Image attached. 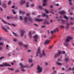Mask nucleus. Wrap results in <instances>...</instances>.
Masks as SVG:
<instances>
[{
  "mask_svg": "<svg viewBox=\"0 0 74 74\" xmlns=\"http://www.w3.org/2000/svg\"><path fill=\"white\" fill-rule=\"evenodd\" d=\"M41 50H40V47H39L38 49V51L37 52V55L36 56H39V58H42L43 56V55L41 53Z\"/></svg>",
  "mask_w": 74,
  "mask_h": 74,
  "instance_id": "1",
  "label": "nucleus"
},
{
  "mask_svg": "<svg viewBox=\"0 0 74 74\" xmlns=\"http://www.w3.org/2000/svg\"><path fill=\"white\" fill-rule=\"evenodd\" d=\"M62 51H59L58 52V53H56L54 54V58H56L58 56H59L60 55Z\"/></svg>",
  "mask_w": 74,
  "mask_h": 74,
  "instance_id": "2",
  "label": "nucleus"
},
{
  "mask_svg": "<svg viewBox=\"0 0 74 74\" xmlns=\"http://www.w3.org/2000/svg\"><path fill=\"white\" fill-rule=\"evenodd\" d=\"M37 69L38 71L37 72V73H40L42 72V68L40 66H38Z\"/></svg>",
  "mask_w": 74,
  "mask_h": 74,
  "instance_id": "3",
  "label": "nucleus"
},
{
  "mask_svg": "<svg viewBox=\"0 0 74 74\" xmlns=\"http://www.w3.org/2000/svg\"><path fill=\"white\" fill-rule=\"evenodd\" d=\"M20 66H21V70L22 71H25L26 70H25L24 69V68L25 67H27V66H24L23 65V64L22 63H21L20 64ZM22 68H23V69Z\"/></svg>",
  "mask_w": 74,
  "mask_h": 74,
  "instance_id": "4",
  "label": "nucleus"
},
{
  "mask_svg": "<svg viewBox=\"0 0 74 74\" xmlns=\"http://www.w3.org/2000/svg\"><path fill=\"white\" fill-rule=\"evenodd\" d=\"M73 38L71 36H69L67 37L65 41H67V42H69L70 40H73Z\"/></svg>",
  "mask_w": 74,
  "mask_h": 74,
  "instance_id": "5",
  "label": "nucleus"
},
{
  "mask_svg": "<svg viewBox=\"0 0 74 74\" xmlns=\"http://www.w3.org/2000/svg\"><path fill=\"white\" fill-rule=\"evenodd\" d=\"M20 32L21 33V36L22 37L24 33H25V32L24 30H20Z\"/></svg>",
  "mask_w": 74,
  "mask_h": 74,
  "instance_id": "6",
  "label": "nucleus"
},
{
  "mask_svg": "<svg viewBox=\"0 0 74 74\" xmlns=\"http://www.w3.org/2000/svg\"><path fill=\"white\" fill-rule=\"evenodd\" d=\"M34 40L35 41H37V38H38V36L37 35H35L34 36Z\"/></svg>",
  "mask_w": 74,
  "mask_h": 74,
  "instance_id": "7",
  "label": "nucleus"
},
{
  "mask_svg": "<svg viewBox=\"0 0 74 74\" xmlns=\"http://www.w3.org/2000/svg\"><path fill=\"white\" fill-rule=\"evenodd\" d=\"M4 66L7 67V66H11V65L5 62V63L3 64Z\"/></svg>",
  "mask_w": 74,
  "mask_h": 74,
  "instance_id": "8",
  "label": "nucleus"
},
{
  "mask_svg": "<svg viewBox=\"0 0 74 74\" xmlns=\"http://www.w3.org/2000/svg\"><path fill=\"white\" fill-rule=\"evenodd\" d=\"M59 12L60 13V14H61V15H63L66 13V12H64V11H62L60 12Z\"/></svg>",
  "mask_w": 74,
  "mask_h": 74,
  "instance_id": "9",
  "label": "nucleus"
},
{
  "mask_svg": "<svg viewBox=\"0 0 74 74\" xmlns=\"http://www.w3.org/2000/svg\"><path fill=\"white\" fill-rule=\"evenodd\" d=\"M49 40H46V42H45L44 44L45 45H48L49 44Z\"/></svg>",
  "mask_w": 74,
  "mask_h": 74,
  "instance_id": "10",
  "label": "nucleus"
},
{
  "mask_svg": "<svg viewBox=\"0 0 74 74\" xmlns=\"http://www.w3.org/2000/svg\"><path fill=\"white\" fill-rule=\"evenodd\" d=\"M35 20L37 21H38V22H41V21H43V19H40L39 18L35 19Z\"/></svg>",
  "mask_w": 74,
  "mask_h": 74,
  "instance_id": "11",
  "label": "nucleus"
},
{
  "mask_svg": "<svg viewBox=\"0 0 74 74\" xmlns=\"http://www.w3.org/2000/svg\"><path fill=\"white\" fill-rule=\"evenodd\" d=\"M2 29H3L5 31V32H6L8 33V30L6 28H5L3 27H2Z\"/></svg>",
  "mask_w": 74,
  "mask_h": 74,
  "instance_id": "12",
  "label": "nucleus"
},
{
  "mask_svg": "<svg viewBox=\"0 0 74 74\" xmlns=\"http://www.w3.org/2000/svg\"><path fill=\"white\" fill-rule=\"evenodd\" d=\"M2 6L4 8H6L7 7V4L5 3H4L2 4Z\"/></svg>",
  "mask_w": 74,
  "mask_h": 74,
  "instance_id": "13",
  "label": "nucleus"
},
{
  "mask_svg": "<svg viewBox=\"0 0 74 74\" xmlns=\"http://www.w3.org/2000/svg\"><path fill=\"white\" fill-rule=\"evenodd\" d=\"M1 19L2 22H3V23H5V24H6V25H8V24L7 23V21H5L4 20H3V18H2Z\"/></svg>",
  "mask_w": 74,
  "mask_h": 74,
  "instance_id": "14",
  "label": "nucleus"
},
{
  "mask_svg": "<svg viewBox=\"0 0 74 74\" xmlns=\"http://www.w3.org/2000/svg\"><path fill=\"white\" fill-rule=\"evenodd\" d=\"M25 3V1H23V0H21V4H24Z\"/></svg>",
  "mask_w": 74,
  "mask_h": 74,
  "instance_id": "15",
  "label": "nucleus"
},
{
  "mask_svg": "<svg viewBox=\"0 0 74 74\" xmlns=\"http://www.w3.org/2000/svg\"><path fill=\"white\" fill-rule=\"evenodd\" d=\"M42 16H46L47 18L48 17V15H46L45 13L42 14Z\"/></svg>",
  "mask_w": 74,
  "mask_h": 74,
  "instance_id": "16",
  "label": "nucleus"
},
{
  "mask_svg": "<svg viewBox=\"0 0 74 74\" xmlns=\"http://www.w3.org/2000/svg\"><path fill=\"white\" fill-rule=\"evenodd\" d=\"M42 53L44 56H46V54H45V50H42Z\"/></svg>",
  "mask_w": 74,
  "mask_h": 74,
  "instance_id": "17",
  "label": "nucleus"
},
{
  "mask_svg": "<svg viewBox=\"0 0 74 74\" xmlns=\"http://www.w3.org/2000/svg\"><path fill=\"white\" fill-rule=\"evenodd\" d=\"M19 12H20V14H23L25 13V12H23L22 10L20 11Z\"/></svg>",
  "mask_w": 74,
  "mask_h": 74,
  "instance_id": "18",
  "label": "nucleus"
},
{
  "mask_svg": "<svg viewBox=\"0 0 74 74\" xmlns=\"http://www.w3.org/2000/svg\"><path fill=\"white\" fill-rule=\"evenodd\" d=\"M9 17H10V19H13L14 18V16L13 15L10 16Z\"/></svg>",
  "mask_w": 74,
  "mask_h": 74,
  "instance_id": "19",
  "label": "nucleus"
},
{
  "mask_svg": "<svg viewBox=\"0 0 74 74\" xmlns=\"http://www.w3.org/2000/svg\"><path fill=\"white\" fill-rule=\"evenodd\" d=\"M8 69L10 71H14V68H8Z\"/></svg>",
  "mask_w": 74,
  "mask_h": 74,
  "instance_id": "20",
  "label": "nucleus"
},
{
  "mask_svg": "<svg viewBox=\"0 0 74 74\" xmlns=\"http://www.w3.org/2000/svg\"><path fill=\"white\" fill-rule=\"evenodd\" d=\"M64 45L65 46H68V45H69V43H64Z\"/></svg>",
  "mask_w": 74,
  "mask_h": 74,
  "instance_id": "21",
  "label": "nucleus"
},
{
  "mask_svg": "<svg viewBox=\"0 0 74 74\" xmlns=\"http://www.w3.org/2000/svg\"><path fill=\"white\" fill-rule=\"evenodd\" d=\"M12 12H13V14L14 15L16 14V12L14 11V10H12Z\"/></svg>",
  "mask_w": 74,
  "mask_h": 74,
  "instance_id": "22",
  "label": "nucleus"
},
{
  "mask_svg": "<svg viewBox=\"0 0 74 74\" xmlns=\"http://www.w3.org/2000/svg\"><path fill=\"white\" fill-rule=\"evenodd\" d=\"M57 63L58 64V65H62V64L61 63H60L59 62H57Z\"/></svg>",
  "mask_w": 74,
  "mask_h": 74,
  "instance_id": "23",
  "label": "nucleus"
},
{
  "mask_svg": "<svg viewBox=\"0 0 74 74\" xmlns=\"http://www.w3.org/2000/svg\"><path fill=\"white\" fill-rule=\"evenodd\" d=\"M45 10L46 12V13H47V14H48V13H49V11L48 10H46V9H45Z\"/></svg>",
  "mask_w": 74,
  "mask_h": 74,
  "instance_id": "24",
  "label": "nucleus"
},
{
  "mask_svg": "<svg viewBox=\"0 0 74 74\" xmlns=\"http://www.w3.org/2000/svg\"><path fill=\"white\" fill-rule=\"evenodd\" d=\"M29 62L30 63H32L33 62V60L32 59H29Z\"/></svg>",
  "mask_w": 74,
  "mask_h": 74,
  "instance_id": "25",
  "label": "nucleus"
},
{
  "mask_svg": "<svg viewBox=\"0 0 74 74\" xmlns=\"http://www.w3.org/2000/svg\"><path fill=\"white\" fill-rule=\"evenodd\" d=\"M69 59L68 58H66L65 59V60L66 61V62H68L69 61Z\"/></svg>",
  "mask_w": 74,
  "mask_h": 74,
  "instance_id": "26",
  "label": "nucleus"
},
{
  "mask_svg": "<svg viewBox=\"0 0 74 74\" xmlns=\"http://www.w3.org/2000/svg\"><path fill=\"white\" fill-rule=\"evenodd\" d=\"M58 28H56L54 31V32H58Z\"/></svg>",
  "mask_w": 74,
  "mask_h": 74,
  "instance_id": "27",
  "label": "nucleus"
},
{
  "mask_svg": "<svg viewBox=\"0 0 74 74\" xmlns=\"http://www.w3.org/2000/svg\"><path fill=\"white\" fill-rule=\"evenodd\" d=\"M13 40L14 41V42H16V41H17V39H16L15 38H14L13 39Z\"/></svg>",
  "mask_w": 74,
  "mask_h": 74,
  "instance_id": "28",
  "label": "nucleus"
},
{
  "mask_svg": "<svg viewBox=\"0 0 74 74\" xmlns=\"http://www.w3.org/2000/svg\"><path fill=\"white\" fill-rule=\"evenodd\" d=\"M11 3V1L10 0L9 1V2L8 3V5H10Z\"/></svg>",
  "mask_w": 74,
  "mask_h": 74,
  "instance_id": "29",
  "label": "nucleus"
},
{
  "mask_svg": "<svg viewBox=\"0 0 74 74\" xmlns=\"http://www.w3.org/2000/svg\"><path fill=\"white\" fill-rule=\"evenodd\" d=\"M64 18H65V19H66L67 20L68 19V17H67V16H64Z\"/></svg>",
  "mask_w": 74,
  "mask_h": 74,
  "instance_id": "30",
  "label": "nucleus"
},
{
  "mask_svg": "<svg viewBox=\"0 0 74 74\" xmlns=\"http://www.w3.org/2000/svg\"><path fill=\"white\" fill-rule=\"evenodd\" d=\"M12 34H13V35L14 36H15V34H16V33H15V32H12Z\"/></svg>",
  "mask_w": 74,
  "mask_h": 74,
  "instance_id": "31",
  "label": "nucleus"
},
{
  "mask_svg": "<svg viewBox=\"0 0 74 74\" xmlns=\"http://www.w3.org/2000/svg\"><path fill=\"white\" fill-rule=\"evenodd\" d=\"M24 47H25V48H27V47H28V45H24Z\"/></svg>",
  "mask_w": 74,
  "mask_h": 74,
  "instance_id": "32",
  "label": "nucleus"
},
{
  "mask_svg": "<svg viewBox=\"0 0 74 74\" xmlns=\"http://www.w3.org/2000/svg\"><path fill=\"white\" fill-rule=\"evenodd\" d=\"M6 18H7V19H8V20H9V19H10V16L9 17L8 16H7Z\"/></svg>",
  "mask_w": 74,
  "mask_h": 74,
  "instance_id": "33",
  "label": "nucleus"
},
{
  "mask_svg": "<svg viewBox=\"0 0 74 74\" xmlns=\"http://www.w3.org/2000/svg\"><path fill=\"white\" fill-rule=\"evenodd\" d=\"M25 22H26V21H27V20L28 19V18L27 17H25Z\"/></svg>",
  "mask_w": 74,
  "mask_h": 74,
  "instance_id": "34",
  "label": "nucleus"
},
{
  "mask_svg": "<svg viewBox=\"0 0 74 74\" xmlns=\"http://www.w3.org/2000/svg\"><path fill=\"white\" fill-rule=\"evenodd\" d=\"M69 26H70V24L67 23L66 26V27H68Z\"/></svg>",
  "mask_w": 74,
  "mask_h": 74,
  "instance_id": "35",
  "label": "nucleus"
},
{
  "mask_svg": "<svg viewBox=\"0 0 74 74\" xmlns=\"http://www.w3.org/2000/svg\"><path fill=\"white\" fill-rule=\"evenodd\" d=\"M69 1H70V2L69 3V4L71 5H72V4L71 3V0H69Z\"/></svg>",
  "mask_w": 74,
  "mask_h": 74,
  "instance_id": "36",
  "label": "nucleus"
},
{
  "mask_svg": "<svg viewBox=\"0 0 74 74\" xmlns=\"http://www.w3.org/2000/svg\"><path fill=\"white\" fill-rule=\"evenodd\" d=\"M18 72H19L18 70H16L15 71V73H18Z\"/></svg>",
  "mask_w": 74,
  "mask_h": 74,
  "instance_id": "37",
  "label": "nucleus"
},
{
  "mask_svg": "<svg viewBox=\"0 0 74 74\" xmlns=\"http://www.w3.org/2000/svg\"><path fill=\"white\" fill-rule=\"evenodd\" d=\"M7 29H8V30H10V28L8 26H7Z\"/></svg>",
  "mask_w": 74,
  "mask_h": 74,
  "instance_id": "38",
  "label": "nucleus"
},
{
  "mask_svg": "<svg viewBox=\"0 0 74 74\" xmlns=\"http://www.w3.org/2000/svg\"><path fill=\"white\" fill-rule=\"evenodd\" d=\"M29 36H30V37H32V36L31 35V32H30L29 33Z\"/></svg>",
  "mask_w": 74,
  "mask_h": 74,
  "instance_id": "39",
  "label": "nucleus"
},
{
  "mask_svg": "<svg viewBox=\"0 0 74 74\" xmlns=\"http://www.w3.org/2000/svg\"><path fill=\"white\" fill-rule=\"evenodd\" d=\"M47 0H43V2L45 3H46V2L47 1Z\"/></svg>",
  "mask_w": 74,
  "mask_h": 74,
  "instance_id": "40",
  "label": "nucleus"
},
{
  "mask_svg": "<svg viewBox=\"0 0 74 74\" xmlns=\"http://www.w3.org/2000/svg\"><path fill=\"white\" fill-rule=\"evenodd\" d=\"M19 44H20V45H22V44H23L22 43V42H19Z\"/></svg>",
  "mask_w": 74,
  "mask_h": 74,
  "instance_id": "41",
  "label": "nucleus"
},
{
  "mask_svg": "<svg viewBox=\"0 0 74 74\" xmlns=\"http://www.w3.org/2000/svg\"><path fill=\"white\" fill-rule=\"evenodd\" d=\"M70 14L71 15H73V12H71L70 13Z\"/></svg>",
  "mask_w": 74,
  "mask_h": 74,
  "instance_id": "42",
  "label": "nucleus"
},
{
  "mask_svg": "<svg viewBox=\"0 0 74 74\" xmlns=\"http://www.w3.org/2000/svg\"><path fill=\"white\" fill-rule=\"evenodd\" d=\"M53 48V46H50L49 48H50V49H51V48Z\"/></svg>",
  "mask_w": 74,
  "mask_h": 74,
  "instance_id": "43",
  "label": "nucleus"
},
{
  "mask_svg": "<svg viewBox=\"0 0 74 74\" xmlns=\"http://www.w3.org/2000/svg\"><path fill=\"white\" fill-rule=\"evenodd\" d=\"M62 53H63V54H65L66 52H65V51H63L62 52Z\"/></svg>",
  "mask_w": 74,
  "mask_h": 74,
  "instance_id": "44",
  "label": "nucleus"
},
{
  "mask_svg": "<svg viewBox=\"0 0 74 74\" xmlns=\"http://www.w3.org/2000/svg\"><path fill=\"white\" fill-rule=\"evenodd\" d=\"M11 25H12L13 26H15V25H14V24H11Z\"/></svg>",
  "mask_w": 74,
  "mask_h": 74,
  "instance_id": "45",
  "label": "nucleus"
},
{
  "mask_svg": "<svg viewBox=\"0 0 74 74\" xmlns=\"http://www.w3.org/2000/svg\"><path fill=\"white\" fill-rule=\"evenodd\" d=\"M20 19L22 21V20H23V19H22V16H20Z\"/></svg>",
  "mask_w": 74,
  "mask_h": 74,
  "instance_id": "46",
  "label": "nucleus"
},
{
  "mask_svg": "<svg viewBox=\"0 0 74 74\" xmlns=\"http://www.w3.org/2000/svg\"><path fill=\"white\" fill-rule=\"evenodd\" d=\"M29 20L30 21H32V18H29Z\"/></svg>",
  "mask_w": 74,
  "mask_h": 74,
  "instance_id": "47",
  "label": "nucleus"
},
{
  "mask_svg": "<svg viewBox=\"0 0 74 74\" xmlns=\"http://www.w3.org/2000/svg\"><path fill=\"white\" fill-rule=\"evenodd\" d=\"M0 10H1V11H3V9H2V8H1L0 7Z\"/></svg>",
  "mask_w": 74,
  "mask_h": 74,
  "instance_id": "48",
  "label": "nucleus"
},
{
  "mask_svg": "<svg viewBox=\"0 0 74 74\" xmlns=\"http://www.w3.org/2000/svg\"><path fill=\"white\" fill-rule=\"evenodd\" d=\"M2 50V47H0V51Z\"/></svg>",
  "mask_w": 74,
  "mask_h": 74,
  "instance_id": "49",
  "label": "nucleus"
},
{
  "mask_svg": "<svg viewBox=\"0 0 74 74\" xmlns=\"http://www.w3.org/2000/svg\"><path fill=\"white\" fill-rule=\"evenodd\" d=\"M0 67H4V64L3 65H0Z\"/></svg>",
  "mask_w": 74,
  "mask_h": 74,
  "instance_id": "50",
  "label": "nucleus"
},
{
  "mask_svg": "<svg viewBox=\"0 0 74 74\" xmlns=\"http://www.w3.org/2000/svg\"><path fill=\"white\" fill-rule=\"evenodd\" d=\"M71 25H74V23H73L71 22Z\"/></svg>",
  "mask_w": 74,
  "mask_h": 74,
  "instance_id": "51",
  "label": "nucleus"
},
{
  "mask_svg": "<svg viewBox=\"0 0 74 74\" xmlns=\"http://www.w3.org/2000/svg\"><path fill=\"white\" fill-rule=\"evenodd\" d=\"M15 8V6H12V8Z\"/></svg>",
  "mask_w": 74,
  "mask_h": 74,
  "instance_id": "52",
  "label": "nucleus"
},
{
  "mask_svg": "<svg viewBox=\"0 0 74 74\" xmlns=\"http://www.w3.org/2000/svg\"><path fill=\"white\" fill-rule=\"evenodd\" d=\"M38 7L39 8H40V9L42 8V7H41V6H39Z\"/></svg>",
  "mask_w": 74,
  "mask_h": 74,
  "instance_id": "53",
  "label": "nucleus"
},
{
  "mask_svg": "<svg viewBox=\"0 0 74 74\" xmlns=\"http://www.w3.org/2000/svg\"><path fill=\"white\" fill-rule=\"evenodd\" d=\"M3 45V43H0V45Z\"/></svg>",
  "mask_w": 74,
  "mask_h": 74,
  "instance_id": "54",
  "label": "nucleus"
},
{
  "mask_svg": "<svg viewBox=\"0 0 74 74\" xmlns=\"http://www.w3.org/2000/svg\"><path fill=\"white\" fill-rule=\"evenodd\" d=\"M45 26H43L42 27V28H44V27H45Z\"/></svg>",
  "mask_w": 74,
  "mask_h": 74,
  "instance_id": "55",
  "label": "nucleus"
},
{
  "mask_svg": "<svg viewBox=\"0 0 74 74\" xmlns=\"http://www.w3.org/2000/svg\"><path fill=\"white\" fill-rule=\"evenodd\" d=\"M34 4H32V5H31V7H34Z\"/></svg>",
  "mask_w": 74,
  "mask_h": 74,
  "instance_id": "56",
  "label": "nucleus"
},
{
  "mask_svg": "<svg viewBox=\"0 0 74 74\" xmlns=\"http://www.w3.org/2000/svg\"><path fill=\"white\" fill-rule=\"evenodd\" d=\"M8 56H11V55H10V54L8 53Z\"/></svg>",
  "mask_w": 74,
  "mask_h": 74,
  "instance_id": "57",
  "label": "nucleus"
},
{
  "mask_svg": "<svg viewBox=\"0 0 74 74\" xmlns=\"http://www.w3.org/2000/svg\"><path fill=\"white\" fill-rule=\"evenodd\" d=\"M62 23H64V20H62Z\"/></svg>",
  "mask_w": 74,
  "mask_h": 74,
  "instance_id": "58",
  "label": "nucleus"
},
{
  "mask_svg": "<svg viewBox=\"0 0 74 74\" xmlns=\"http://www.w3.org/2000/svg\"><path fill=\"white\" fill-rule=\"evenodd\" d=\"M43 6H45V5H46V4H45L44 3L43 4Z\"/></svg>",
  "mask_w": 74,
  "mask_h": 74,
  "instance_id": "59",
  "label": "nucleus"
},
{
  "mask_svg": "<svg viewBox=\"0 0 74 74\" xmlns=\"http://www.w3.org/2000/svg\"><path fill=\"white\" fill-rule=\"evenodd\" d=\"M1 40H2V37H0V41Z\"/></svg>",
  "mask_w": 74,
  "mask_h": 74,
  "instance_id": "60",
  "label": "nucleus"
},
{
  "mask_svg": "<svg viewBox=\"0 0 74 74\" xmlns=\"http://www.w3.org/2000/svg\"><path fill=\"white\" fill-rule=\"evenodd\" d=\"M18 36V34H16L15 36Z\"/></svg>",
  "mask_w": 74,
  "mask_h": 74,
  "instance_id": "61",
  "label": "nucleus"
},
{
  "mask_svg": "<svg viewBox=\"0 0 74 74\" xmlns=\"http://www.w3.org/2000/svg\"><path fill=\"white\" fill-rule=\"evenodd\" d=\"M50 22L52 23V22H53V20H50Z\"/></svg>",
  "mask_w": 74,
  "mask_h": 74,
  "instance_id": "62",
  "label": "nucleus"
},
{
  "mask_svg": "<svg viewBox=\"0 0 74 74\" xmlns=\"http://www.w3.org/2000/svg\"><path fill=\"white\" fill-rule=\"evenodd\" d=\"M15 9H16V10H17V9H18V7H15Z\"/></svg>",
  "mask_w": 74,
  "mask_h": 74,
  "instance_id": "63",
  "label": "nucleus"
},
{
  "mask_svg": "<svg viewBox=\"0 0 74 74\" xmlns=\"http://www.w3.org/2000/svg\"><path fill=\"white\" fill-rule=\"evenodd\" d=\"M11 64H12V65H14V63H13V62L11 63Z\"/></svg>",
  "mask_w": 74,
  "mask_h": 74,
  "instance_id": "64",
  "label": "nucleus"
}]
</instances>
